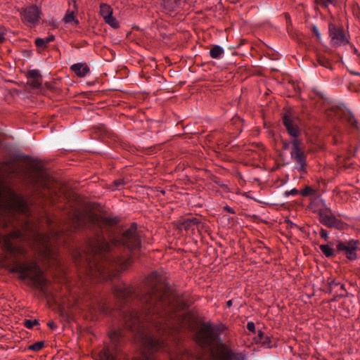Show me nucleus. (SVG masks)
I'll list each match as a JSON object with an SVG mask.
<instances>
[{
  "mask_svg": "<svg viewBox=\"0 0 360 360\" xmlns=\"http://www.w3.org/2000/svg\"><path fill=\"white\" fill-rule=\"evenodd\" d=\"M160 281L158 273H153L148 277L151 288L141 299L142 312L131 311L124 316L126 327L140 333L143 347L150 352L164 347L158 334L169 335L181 328L192 330L195 322L191 314L181 311L187 304Z\"/></svg>",
  "mask_w": 360,
  "mask_h": 360,
  "instance_id": "1",
  "label": "nucleus"
},
{
  "mask_svg": "<svg viewBox=\"0 0 360 360\" xmlns=\"http://www.w3.org/2000/svg\"><path fill=\"white\" fill-rule=\"evenodd\" d=\"M197 343L209 351L212 360H233V355L218 338L215 328L210 323H203L195 335Z\"/></svg>",
  "mask_w": 360,
  "mask_h": 360,
  "instance_id": "2",
  "label": "nucleus"
},
{
  "mask_svg": "<svg viewBox=\"0 0 360 360\" xmlns=\"http://www.w3.org/2000/svg\"><path fill=\"white\" fill-rule=\"evenodd\" d=\"M117 243H122L130 250L139 248L141 245V239L136 226L132 224L124 232L119 241L115 240L112 243H109L105 239H98L92 244V251L96 255H100L110 250L112 246Z\"/></svg>",
  "mask_w": 360,
  "mask_h": 360,
  "instance_id": "3",
  "label": "nucleus"
},
{
  "mask_svg": "<svg viewBox=\"0 0 360 360\" xmlns=\"http://www.w3.org/2000/svg\"><path fill=\"white\" fill-rule=\"evenodd\" d=\"M283 122L288 134L293 137L292 141V150L290 153L291 158L296 162L300 167V170L304 172L306 165L305 157L300 148V143L297 139L300 134V129L297 124L298 121L285 115L283 117Z\"/></svg>",
  "mask_w": 360,
  "mask_h": 360,
  "instance_id": "4",
  "label": "nucleus"
},
{
  "mask_svg": "<svg viewBox=\"0 0 360 360\" xmlns=\"http://www.w3.org/2000/svg\"><path fill=\"white\" fill-rule=\"evenodd\" d=\"M115 263V265L119 266L122 270H124L130 264L131 259H118ZM113 266L114 264H111V262L108 261L94 264V269L91 270L89 274L91 276L98 278L99 281L108 280V278H111L114 275V274L111 272V268Z\"/></svg>",
  "mask_w": 360,
  "mask_h": 360,
  "instance_id": "5",
  "label": "nucleus"
},
{
  "mask_svg": "<svg viewBox=\"0 0 360 360\" xmlns=\"http://www.w3.org/2000/svg\"><path fill=\"white\" fill-rule=\"evenodd\" d=\"M86 220L90 223L101 227L112 226L115 223V220L111 218L101 217L100 216L92 213H85L79 214L77 216L75 219L76 226L77 227L85 226L86 225Z\"/></svg>",
  "mask_w": 360,
  "mask_h": 360,
  "instance_id": "6",
  "label": "nucleus"
},
{
  "mask_svg": "<svg viewBox=\"0 0 360 360\" xmlns=\"http://www.w3.org/2000/svg\"><path fill=\"white\" fill-rule=\"evenodd\" d=\"M319 216L320 222L328 227H334L338 229L343 228L342 221L335 216L330 208L321 209Z\"/></svg>",
  "mask_w": 360,
  "mask_h": 360,
  "instance_id": "7",
  "label": "nucleus"
},
{
  "mask_svg": "<svg viewBox=\"0 0 360 360\" xmlns=\"http://www.w3.org/2000/svg\"><path fill=\"white\" fill-rule=\"evenodd\" d=\"M41 9L37 6H30L22 9L21 18L24 22L35 25L41 18Z\"/></svg>",
  "mask_w": 360,
  "mask_h": 360,
  "instance_id": "8",
  "label": "nucleus"
},
{
  "mask_svg": "<svg viewBox=\"0 0 360 360\" xmlns=\"http://www.w3.org/2000/svg\"><path fill=\"white\" fill-rule=\"evenodd\" d=\"M329 34L331 39V43L334 46H340L346 45L349 42L344 30L331 23L329 24Z\"/></svg>",
  "mask_w": 360,
  "mask_h": 360,
  "instance_id": "9",
  "label": "nucleus"
},
{
  "mask_svg": "<svg viewBox=\"0 0 360 360\" xmlns=\"http://www.w3.org/2000/svg\"><path fill=\"white\" fill-rule=\"evenodd\" d=\"M358 245V241L355 240H350L347 242L338 241L337 249L339 251H344L347 259L354 260L357 257L356 250Z\"/></svg>",
  "mask_w": 360,
  "mask_h": 360,
  "instance_id": "10",
  "label": "nucleus"
},
{
  "mask_svg": "<svg viewBox=\"0 0 360 360\" xmlns=\"http://www.w3.org/2000/svg\"><path fill=\"white\" fill-rule=\"evenodd\" d=\"M100 13L105 23L108 24L112 28L119 27V22L116 18L112 16V9L109 5L106 4H101Z\"/></svg>",
  "mask_w": 360,
  "mask_h": 360,
  "instance_id": "11",
  "label": "nucleus"
},
{
  "mask_svg": "<svg viewBox=\"0 0 360 360\" xmlns=\"http://www.w3.org/2000/svg\"><path fill=\"white\" fill-rule=\"evenodd\" d=\"M133 292V289L127 286L125 284H120L116 286L114 289V294L115 297L120 300H127Z\"/></svg>",
  "mask_w": 360,
  "mask_h": 360,
  "instance_id": "12",
  "label": "nucleus"
},
{
  "mask_svg": "<svg viewBox=\"0 0 360 360\" xmlns=\"http://www.w3.org/2000/svg\"><path fill=\"white\" fill-rule=\"evenodd\" d=\"M37 240H39V243L43 246V255H44V257L47 258H51L52 255L51 247L50 245L49 244L50 238L44 235H39L37 236Z\"/></svg>",
  "mask_w": 360,
  "mask_h": 360,
  "instance_id": "13",
  "label": "nucleus"
},
{
  "mask_svg": "<svg viewBox=\"0 0 360 360\" xmlns=\"http://www.w3.org/2000/svg\"><path fill=\"white\" fill-rule=\"evenodd\" d=\"M71 70L75 72V74L80 77H85L90 71L89 68L83 63H76L71 66Z\"/></svg>",
  "mask_w": 360,
  "mask_h": 360,
  "instance_id": "14",
  "label": "nucleus"
},
{
  "mask_svg": "<svg viewBox=\"0 0 360 360\" xmlns=\"http://www.w3.org/2000/svg\"><path fill=\"white\" fill-rule=\"evenodd\" d=\"M209 53L211 58L218 59L223 56L224 51L220 46L214 45L210 49Z\"/></svg>",
  "mask_w": 360,
  "mask_h": 360,
  "instance_id": "15",
  "label": "nucleus"
},
{
  "mask_svg": "<svg viewBox=\"0 0 360 360\" xmlns=\"http://www.w3.org/2000/svg\"><path fill=\"white\" fill-rule=\"evenodd\" d=\"M179 4V0H162V6L168 11L176 9Z\"/></svg>",
  "mask_w": 360,
  "mask_h": 360,
  "instance_id": "16",
  "label": "nucleus"
},
{
  "mask_svg": "<svg viewBox=\"0 0 360 360\" xmlns=\"http://www.w3.org/2000/svg\"><path fill=\"white\" fill-rule=\"evenodd\" d=\"M54 40V36L51 34L45 38H37L35 39V44L39 48L45 47L49 43Z\"/></svg>",
  "mask_w": 360,
  "mask_h": 360,
  "instance_id": "17",
  "label": "nucleus"
},
{
  "mask_svg": "<svg viewBox=\"0 0 360 360\" xmlns=\"http://www.w3.org/2000/svg\"><path fill=\"white\" fill-rule=\"evenodd\" d=\"M257 341L261 342L264 346L266 347H271V340L269 336L266 335L263 332L259 331Z\"/></svg>",
  "mask_w": 360,
  "mask_h": 360,
  "instance_id": "18",
  "label": "nucleus"
},
{
  "mask_svg": "<svg viewBox=\"0 0 360 360\" xmlns=\"http://www.w3.org/2000/svg\"><path fill=\"white\" fill-rule=\"evenodd\" d=\"M63 21L65 23H69V24H72V23H74L75 25L78 24V20L75 17L74 11H70V10L67 11V12L63 18Z\"/></svg>",
  "mask_w": 360,
  "mask_h": 360,
  "instance_id": "19",
  "label": "nucleus"
},
{
  "mask_svg": "<svg viewBox=\"0 0 360 360\" xmlns=\"http://www.w3.org/2000/svg\"><path fill=\"white\" fill-rule=\"evenodd\" d=\"M199 220L195 217H192L187 219L184 221L182 223V226L186 229H192L193 226L198 225L199 224Z\"/></svg>",
  "mask_w": 360,
  "mask_h": 360,
  "instance_id": "20",
  "label": "nucleus"
},
{
  "mask_svg": "<svg viewBox=\"0 0 360 360\" xmlns=\"http://www.w3.org/2000/svg\"><path fill=\"white\" fill-rule=\"evenodd\" d=\"M319 248L326 257H331L334 254L333 249L328 245H321Z\"/></svg>",
  "mask_w": 360,
  "mask_h": 360,
  "instance_id": "21",
  "label": "nucleus"
},
{
  "mask_svg": "<svg viewBox=\"0 0 360 360\" xmlns=\"http://www.w3.org/2000/svg\"><path fill=\"white\" fill-rule=\"evenodd\" d=\"M317 5L328 8L330 4L335 5L337 3V0H314Z\"/></svg>",
  "mask_w": 360,
  "mask_h": 360,
  "instance_id": "22",
  "label": "nucleus"
},
{
  "mask_svg": "<svg viewBox=\"0 0 360 360\" xmlns=\"http://www.w3.org/2000/svg\"><path fill=\"white\" fill-rule=\"evenodd\" d=\"M44 346V342L43 341H39L29 346V349L32 351H39L41 350Z\"/></svg>",
  "mask_w": 360,
  "mask_h": 360,
  "instance_id": "23",
  "label": "nucleus"
},
{
  "mask_svg": "<svg viewBox=\"0 0 360 360\" xmlns=\"http://www.w3.org/2000/svg\"><path fill=\"white\" fill-rule=\"evenodd\" d=\"M39 324V322L37 319H33V320H30V319H27V320H25L24 321V326L27 328H32L34 326H37Z\"/></svg>",
  "mask_w": 360,
  "mask_h": 360,
  "instance_id": "24",
  "label": "nucleus"
},
{
  "mask_svg": "<svg viewBox=\"0 0 360 360\" xmlns=\"http://www.w3.org/2000/svg\"><path fill=\"white\" fill-rule=\"evenodd\" d=\"M30 76H32V77H34L36 78V84H35V86H39L40 85L41 82H40V75H39V71L38 70H32L30 72Z\"/></svg>",
  "mask_w": 360,
  "mask_h": 360,
  "instance_id": "25",
  "label": "nucleus"
},
{
  "mask_svg": "<svg viewBox=\"0 0 360 360\" xmlns=\"http://www.w3.org/2000/svg\"><path fill=\"white\" fill-rule=\"evenodd\" d=\"M312 191V189L311 187L309 186H306L304 188V189H303L302 191H301L300 193L303 196H305V195H309L311 192Z\"/></svg>",
  "mask_w": 360,
  "mask_h": 360,
  "instance_id": "26",
  "label": "nucleus"
},
{
  "mask_svg": "<svg viewBox=\"0 0 360 360\" xmlns=\"http://www.w3.org/2000/svg\"><path fill=\"white\" fill-rule=\"evenodd\" d=\"M113 184L115 187L120 188V187L122 186L123 185H124L125 182L123 179H117V180L114 181Z\"/></svg>",
  "mask_w": 360,
  "mask_h": 360,
  "instance_id": "27",
  "label": "nucleus"
},
{
  "mask_svg": "<svg viewBox=\"0 0 360 360\" xmlns=\"http://www.w3.org/2000/svg\"><path fill=\"white\" fill-rule=\"evenodd\" d=\"M299 191L296 188H292L290 191H285V195L286 196H289V195H295L297 194H298Z\"/></svg>",
  "mask_w": 360,
  "mask_h": 360,
  "instance_id": "28",
  "label": "nucleus"
},
{
  "mask_svg": "<svg viewBox=\"0 0 360 360\" xmlns=\"http://www.w3.org/2000/svg\"><path fill=\"white\" fill-rule=\"evenodd\" d=\"M312 31L314 33V34L316 35L317 39L320 40L321 39V34H320V32L319 31L318 27H316V26H314L313 28H312Z\"/></svg>",
  "mask_w": 360,
  "mask_h": 360,
  "instance_id": "29",
  "label": "nucleus"
},
{
  "mask_svg": "<svg viewBox=\"0 0 360 360\" xmlns=\"http://www.w3.org/2000/svg\"><path fill=\"white\" fill-rule=\"evenodd\" d=\"M319 63L321 65L328 67L329 62L325 58H319Z\"/></svg>",
  "mask_w": 360,
  "mask_h": 360,
  "instance_id": "30",
  "label": "nucleus"
},
{
  "mask_svg": "<svg viewBox=\"0 0 360 360\" xmlns=\"http://www.w3.org/2000/svg\"><path fill=\"white\" fill-rule=\"evenodd\" d=\"M320 236L321 238H324L325 240H327L328 238V232L325 229H321L320 231Z\"/></svg>",
  "mask_w": 360,
  "mask_h": 360,
  "instance_id": "31",
  "label": "nucleus"
},
{
  "mask_svg": "<svg viewBox=\"0 0 360 360\" xmlns=\"http://www.w3.org/2000/svg\"><path fill=\"white\" fill-rule=\"evenodd\" d=\"M247 328L249 330L253 331L255 328V324L253 322H248L247 324Z\"/></svg>",
  "mask_w": 360,
  "mask_h": 360,
  "instance_id": "32",
  "label": "nucleus"
},
{
  "mask_svg": "<svg viewBox=\"0 0 360 360\" xmlns=\"http://www.w3.org/2000/svg\"><path fill=\"white\" fill-rule=\"evenodd\" d=\"M5 39V32L4 30L0 29V43L3 42Z\"/></svg>",
  "mask_w": 360,
  "mask_h": 360,
  "instance_id": "33",
  "label": "nucleus"
},
{
  "mask_svg": "<svg viewBox=\"0 0 360 360\" xmlns=\"http://www.w3.org/2000/svg\"><path fill=\"white\" fill-rule=\"evenodd\" d=\"M48 326L51 328H56V324L53 321H50L48 323Z\"/></svg>",
  "mask_w": 360,
  "mask_h": 360,
  "instance_id": "34",
  "label": "nucleus"
},
{
  "mask_svg": "<svg viewBox=\"0 0 360 360\" xmlns=\"http://www.w3.org/2000/svg\"><path fill=\"white\" fill-rule=\"evenodd\" d=\"M226 304H227L228 307H231L232 305V301L231 300H229L226 302Z\"/></svg>",
  "mask_w": 360,
  "mask_h": 360,
  "instance_id": "35",
  "label": "nucleus"
},
{
  "mask_svg": "<svg viewBox=\"0 0 360 360\" xmlns=\"http://www.w3.org/2000/svg\"><path fill=\"white\" fill-rule=\"evenodd\" d=\"M351 74L352 75H359L360 74L357 72H354V71H350Z\"/></svg>",
  "mask_w": 360,
  "mask_h": 360,
  "instance_id": "36",
  "label": "nucleus"
},
{
  "mask_svg": "<svg viewBox=\"0 0 360 360\" xmlns=\"http://www.w3.org/2000/svg\"><path fill=\"white\" fill-rule=\"evenodd\" d=\"M289 143H284V148L287 149L288 148Z\"/></svg>",
  "mask_w": 360,
  "mask_h": 360,
  "instance_id": "37",
  "label": "nucleus"
}]
</instances>
